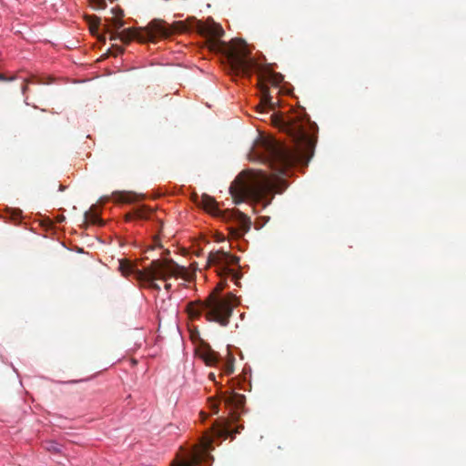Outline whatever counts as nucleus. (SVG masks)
I'll return each mask as SVG.
<instances>
[{"label": "nucleus", "mask_w": 466, "mask_h": 466, "mask_svg": "<svg viewBox=\"0 0 466 466\" xmlns=\"http://www.w3.org/2000/svg\"><path fill=\"white\" fill-rule=\"evenodd\" d=\"M212 443L211 437H204L200 444L187 455V458L175 460L172 466H210L209 462L214 460L210 454V451L214 449Z\"/></svg>", "instance_id": "obj_8"}, {"label": "nucleus", "mask_w": 466, "mask_h": 466, "mask_svg": "<svg viewBox=\"0 0 466 466\" xmlns=\"http://www.w3.org/2000/svg\"><path fill=\"white\" fill-rule=\"evenodd\" d=\"M45 449L47 451L53 452V453H59L61 451L59 445L55 441H47L45 444Z\"/></svg>", "instance_id": "obj_18"}, {"label": "nucleus", "mask_w": 466, "mask_h": 466, "mask_svg": "<svg viewBox=\"0 0 466 466\" xmlns=\"http://www.w3.org/2000/svg\"><path fill=\"white\" fill-rule=\"evenodd\" d=\"M171 287H172V285H171L170 283H167V284L165 285V289H166L167 290H170V289H171Z\"/></svg>", "instance_id": "obj_23"}, {"label": "nucleus", "mask_w": 466, "mask_h": 466, "mask_svg": "<svg viewBox=\"0 0 466 466\" xmlns=\"http://www.w3.org/2000/svg\"><path fill=\"white\" fill-rule=\"evenodd\" d=\"M234 359L230 358L224 363V372L228 375L233 373L234 371V365H233Z\"/></svg>", "instance_id": "obj_20"}, {"label": "nucleus", "mask_w": 466, "mask_h": 466, "mask_svg": "<svg viewBox=\"0 0 466 466\" xmlns=\"http://www.w3.org/2000/svg\"><path fill=\"white\" fill-rule=\"evenodd\" d=\"M85 220L86 223H90L92 225H103V220L96 214L94 208H91L85 213Z\"/></svg>", "instance_id": "obj_15"}, {"label": "nucleus", "mask_w": 466, "mask_h": 466, "mask_svg": "<svg viewBox=\"0 0 466 466\" xmlns=\"http://www.w3.org/2000/svg\"><path fill=\"white\" fill-rule=\"evenodd\" d=\"M208 378L211 380H214L215 381V374L213 372L209 373L208 375Z\"/></svg>", "instance_id": "obj_22"}, {"label": "nucleus", "mask_w": 466, "mask_h": 466, "mask_svg": "<svg viewBox=\"0 0 466 466\" xmlns=\"http://www.w3.org/2000/svg\"><path fill=\"white\" fill-rule=\"evenodd\" d=\"M199 356L207 365H216L219 360V354L213 350L209 346H204L199 350Z\"/></svg>", "instance_id": "obj_11"}, {"label": "nucleus", "mask_w": 466, "mask_h": 466, "mask_svg": "<svg viewBox=\"0 0 466 466\" xmlns=\"http://www.w3.org/2000/svg\"><path fill=\"white\" fill-rule=\"evenodd\" d=\"M118 268L124 276L135 274L137 279V271H140L139 269L135 268V265L131 261H129L127 259L119 260V268Z\"/></svg>", "instance_id": "obj_13"}, {"label": "nucleus", "mask_w": 466, "mask_h": 466, "mask_svg": "<svg viewBox=\"0 0 466 466\" xmlns=\"http://www.w3.org/2000/svg\"><path fill=\"white\" fill-rule=\"evenodd\" d=\"M218 289L213 291L205 300L190 302L187 306V311L191 319L199 318L205 313L208 321H214L226 327L229 323V318L233 311V300L235 297L228 293L225 297L218 294Z\"/></svg>", "instance_id": "obj_5"}, {"label": "nucleus", "mask_w": 466, "mask_h": 466, "mask_svg": "<svg viewBox=\"0 0 466 466\" xmlns=\"http://www.w3.org/2000/svg\"><path fill=\"white\" fill-rule=\"evenodd\" d=\"M238 258L223 250L210 252L208 257V264L216 266L218 275L233 274V269L229 267L238 263Z\"/></svg>", "instance_id": "obj_9"}, {"label": "nucleus", "mask_w": 466, "mask_h": 466, "mask_svg": "<svg viewBox=\"0 0 466 466\" xmlns=\"http://www.w3.org/2000/svg\"><path fill=\"white\" fill-rule=\"evenodd\" d=\"M283 187L287 185L279 180ZM279 179L268 176L260 170L248 169L240 172L229 187V193L234 203L240 204L246 200H260L271 193H280L278 189Z\"/></svg>", "instance_id": "obj_3"}, {"label": "nucleus", "mask_w": 466, "mask_h": 466, "mask_svg": "<svg viewBox=\"0 0 466 466\" xmlns=\"http://www.w3.org/2000/svg\"><path fill=\"white\" fill-rule=\"evenodd\" d=\"M19 217V212H15V216H14V219H17Z\"/></svg>", "instance_id": "obj_24"}, {"label": "nucleus", "mask_w": 466, "mask_h": 466, "mask_svg": "<svg viewBox=\"0 0 466 466\" xmlns=\"http://www.w3.org/2000/svg\"><path fill=\"white\" fill-rule=\"evenodd\" d=\"M260 94H261V100L259 106H268L271 109H274L276 102L273 101V97L270 95V90L265 85L260 81Z\"/></svg>", "instance_id": "obj_12"}, {"label": "nucleus", "mask_w": 466, "mask_h": 466, "mask_svg": "<svg viewBox=\"0 0 466 466\" xmlns=\"http://www.w3.org/2000/svg\"><path fill=\"white\" fill-rule=\"evenodd\" d=\"M238 429H236L234 431L230 429V427L228 424L220 426L218 429L216 430V434L218 437L228 438V437H233V434L238 433Z\"/></svg>", "instance_id": "obj_17"}, {"label": "nucleus", "mask_w": 466, "mask_h": 466, "mask_svg": "<svg viewBox=\"0 0 466 466\" xmlns=\"http://www.w3.org/2000/svg\"><path fill=\"white\" fill-rule=\"evenodd\" d=\"M124 23L121 17H113L111 19V28L108 29L110 33V40H120L123 43H129L133 39L139 42L155 41L157 37H168L172 30H182L184 25L181 22H175L168 25L164 20L154 19L147 26L139 29H124L121 32L118 30L123 26Z\"/></svg>", "instance_id": "obj_4"}, {"label": "nucleus", "mask_w": 466, "mask_h": 466, "mask_svg": "<svg viewBox=\"0 0 466 466\" xmlns=\"http://www.w3.org/2000/svg\"><path fill=\"white\" fill-rule=\"evenodd\" d=\"M154 211L153 209L141 206L135 208L132 212L126 215V220L129 221L132 219H149L151 218Z\"/></svg>", "instance_id": "obj_10"}, {"label": "nucleus", "mask_w": 466, "mask_h": 466, "mask_svg": "<svg viewBox=\"0 0 466 466\" xmlns=\"http://www.w3.org/2000/svg\"><path fill=\"white\" fill-rule=\"evenodd\" d=\"M118 51H119L120 53H122V52H123V48H120V47H119V48H118Z\"/></svg>", "instance_id": "obj_26"}, {"label": "nucleus", "mask_w": 466, "mask_h": 466, "mask_svg": "<svg viewBox=\"0 0 466 466\" xmlns=\"http://www.w3.org/2000/svg\"><path fill=\"white\" fill-rule=\"evenodd\" d=\"M4 76L0 74V80H4Z\"/></svg>", "instance_id": "obj_25"}, {"label": "nucleus", "mask_w": 466, "mask_h": 466, "mask_svg": "<svg viewBox=\"0 0 466 466\" xmlns=\"http://www.w3.org/2000/svg\"><path fill=\"white\" fill-rule=\"evenodd\" d=\"M28 83H29V81L25 80V83H24V85L22 86L23 94H25V92L27 91V89H28Z\"/></svg>", "instance_id": "obj_21"}, {"label": "nucleus", "mask_w": 466, "mask_h": 466, "mask_svg": "<svg viewBox=\"0 0 466 466\" xmlns=\"http://www.w3.org/2000/svg\"><path fill=\"white\" fill-rule=\"evenodd\" d=\"M184 25L182 30H172L168 36L177 32L195 30L208 39L210 49L221 53L227 58L231 70L236 75L250 76L256 62L249 57V51L246 43L241 39H233L229 43L220 40L224 30L220 25L213 20L206 23L195 18L187 20V23L180 21Z\"/></svg>", "instance_id": "obj_2"}, {"label": "nucleus", "mask_w": 466, "mask_h": 466, "mask_svg": "<svg viewBox=\"0 0 466 466\" xmlns=\"http://www.w3.org/2000/svg\"><path fill=\"white\" fill-rule=\"evenodd\" d=\"M116 201L121 203H132L137 201L139 197L133 192H116L114 194Z\"/></svg>", "instance_id": "obj_14"}, {"label": "nucleus", "mask_w": 466, "mask_h": 466, "mask_svg": "<svg viewBox=\"0 0 466 466\" xmlns=\"http://www.w3.org/2000/svg\"><path fill=\"white\" fill-rule=\"evenodd\" d=\"M267 75H268L267 77L268 78V80L276 86L282 80L281 75L275 74L273 72H268Z\"/></svg>", "instance_id": "obj_19"}, {"label": "nucleus", "mask_w": 466, "mask_h": 466, "mask_svg": "<svg viewBox=\"0 0 466 466\" xmlns=\"http://www.w3.org/2000/svg\"><path fill=\"white\" fill-rule=\"evenodd\" d=\"M171 277L187 279V270L172 259H154L143 271H137V279L147 282L150 289L156 290L160 289L156 279L167 280Z\"/></svg>", "instance_id": "obj_6"}, {"label": "nucleus", "mask_w": 466, "mask_h": 466, "mask_svg": "<svg viewBox=\"0 0 466 466\" xmlns=\"http://www.w3.org/2000/svg\"><path fill=\"white\" fill-rule=\"evenodd\" d=\"M198 204L212 215L221 216L225 220L234 223V226L230 228V234L232 236L241 238L249 231L251 227L250 218L238 209L221 211L215 198L206 194L201 196Z\"/></svg>", "instance_id": "obj_7"}, {"label": "nucleus", "mask_w": 466, "mask_h": 466, "mask_svg": "<svg viewBox=\"0 0 466 466\" xmlns=\"http://www.w3.org/2000/svg\"><path fill=\"white\" fill-rule=\"evenodd\" d=\"M272 118L276 126L292 137L296 147L291 149L273 138H265L255 153L260 161L267 163L276 173L286 175L291 167L305 158L314 147V141L308 130L309 119L306 115L299 113L289 116H272Z\"/></svg>", "instance_id": "obj_1"}, {"label": "nucleus", "mask_w": 466, "mask_h": 466, "mask_svg": "<svg viewBox=\"0 0 466 466\" xmlns=\"http://www.w3.org/2000/svg\"><path fill=\"white\" fill-rule=\"evenodd\" d=\"M226 402L235 406L237 409H240L245 404L244 395L235 393L226 399Z\"/></svg>", "instance_id": "obj_16"}]
</instances>
